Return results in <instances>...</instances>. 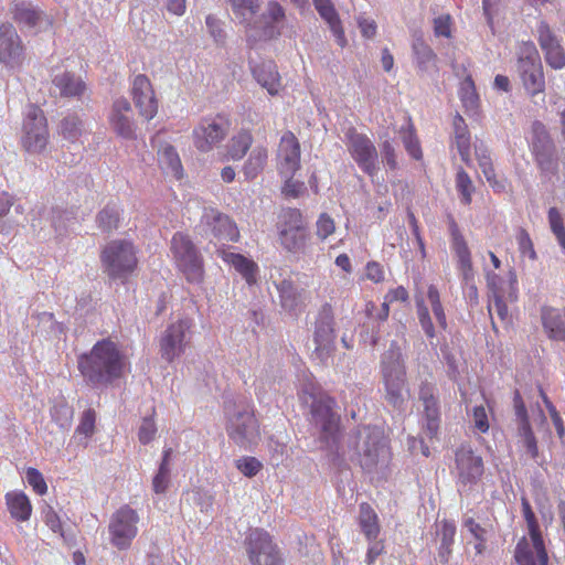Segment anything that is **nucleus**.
Masks as SVG:
<instances>
[{
  "label": "nucleus",
  "instance_id": "f257e3e1",
  "mask_svg": "<svg viewBox=\"0 0 565 565\" xmlns=\"http://www.w3.org/2000/svg\"><path fill=\"white\" fill-rule=\"evenodd\" d=\"M77 366L88 386L92 388L107 387L121 377L125 369V355L115 342L102 339L93 345L89 352L78 356Z\"/></svg>",
  "mask_w": 565,
  "mask_h": 565
},
{
  "label": "nucleus",
  "instance_id": "f03ea898",
  "mask_svg": "<svg viewBox=\"0 0 565 565\" xmlns=\"http://www.w3.org/2000/svg\"><path fill=\"white\" fill-rule=\"evenodd\" d=\"M348 446L366 472H372L386 452L383 433L375 426H361L352 430Z\"/></svg>",
  "mask_w": 565,
  "mask_h": 565
},
{
  "label": "nucleus",
  "instance_id": "7ed1b4c3",
  "mask_svg": "<svg viewBox=\"0 0 565 565\" xmlns=\"http://www.w3.org/2000/svg\"><path fill=\"white\" fill-rule=\"evenodd\" d=\"M521 507L532 544L525 537L521 539L515 546L514 558L518 565H548V555L539 521L530 501L524 495L521 498Z\"/></svg>",
  "mask_w": 565,
  "mask_h": 565
},
{
  "label": "nucleus",
  "instance_id": "20e7f679",
  "mask_svg": "<svg viewBox=\"0 0 565 565\" xmlns=\"http://www.w3.org/2000/svg\"><path fill=\"white\" fill-rule=\"evenodd\" d=\"M104 273L113 281L125 284L137 267L134 245L127 241H113L100 255Z\"/></svg>",
  "mask_w": 565,
  "mask_h": 565
},
{
  "label": "nucleus",
  "instance_id": "39448f33",
  "mask_svg": "<svg viewBox=\"0 0 565 565\" xmlns=\"http://www.w3.org/2000/svg\"><path fill=\"white\" fill-rule=\"evenodd\" d=\"M515 71L523 88L530 96L545 90V76L543 64L535 44L523 42L518 50Z\"/></svg>",
  "mask_w": 565,
  "mask_h": 565
},
{
  "label": "nucleus",
  "instance_id": "423d86ee",
  "mask_svg": "<svg viewBox=\"0 0 565 565\" xmlns=\"http://www.w3.org/2000/svg\"><path fill=\"white\" fill-rule=\"evenodd\" d=\"M171 252L179 270L190 284H200L204 276L203 258L189 235L177 232L171 239Z\"/></svg>",
  "mask_w": 565,
  "mask_h": 565
},
{
  "label": "nucleus",
  "instance_id": "0eeeda50",
  "mask_svg": "<svg viewBox=\"0 0 565 565\" xmlns=\"http://www.w3.org/2000/svg\"><path fill=\"white\" fill-rule=\"evenodd\" d=\"M530 149L534 161L544 174H555L558 170V151L547 127L540 120L531 126Z\"/></svg>",
  "mask_w": 565,
  "mask_h": 565
},
{
  "label": "nucleus",
  "instance_id": "6e6552de",
  "mask_svg": "<svg viewBox=\"0 0 565 565\" xmlns=\"http://www.w3.org/2000/svg\"><path fill=\"white\" fill-rule=\"evenodd\" d=\"M347 148L360 170L369 177H375L380 171L379 152L373 141L355 128L345 131Z\"/></svg>",
  "mask_w": 565,
  "mask_h": 565
},
{
  "label": "nucleus",
  "instance_id": "1a4fd4ad",
  "mask_svg": "<svg viewBox=\"0 0 565 565\" xmlns=\"http://www.w3.org/2000/svg\"><path fill=\"white\" fill-rule=\"evenodd\" d=\"M458 492L468 494L480 481L484 467L482 457L476 455L469 445H461L455 454Z\"/></svg>",
  "mask_w": 565,
  "mask_h": 565
},
{
  "label": "nucleus",
  "instance_id": "9d476101",
  "mask_svg": "<svg viewBox=\"0 0 565 565\" xmlns=\"http://www.w3.org/2000/svg\"><path fill=\"white\" fill-rule=\"evenodd\" d=\"M334 315L330 303H324L316 318L313 355L322 364H327L335 350Z\"/></svg>",
  "mask_w": 565,
  "mask_h": 565
},
{
  "label": "nucleus",
  "instance_id": "9b49d317",
  "mask_svg": "<svg viewBox=\"0 0 565 565\" xmlns=\"http://www.w3.org/2000/svg\"><path fill=\"white\" fill-rule=\"evenodd\" d=\"M198 233L210 242L215 238L218 242H237L239 237L236 224L224 213L215 209H204Z\"/></svg>",
  "mask_w": 565,
  "mask_h": 565
},
{
  "label": "nucleus",
  "instance_id": "f8f14e48",
  "mask_svg": "<svg viewBox=\"0 0 565 565\" xmlns=\"http://www.w3.org/2000/svg\"><path fill=\"white\" fill-rule=\"evenodd\" d=\"M139 515L129 505H124L110 516L108 524L109 541L118 550L130 547L138 533Z\"/></svg>",
  "mask_w": 565,
  "mask_h": 565
},
{
  "label": "nucleus",
  "instance_id": "ddd939ff",
  "mask_svg": "<svg viewBox=\"0 0 565 565\" xmlns=\"http://www.w3.org/2000/svg\"><path fill=\"white\" fill-rule=\"evenodd\" d=\"M193 322L189 318L170 323L160 338V355L168 363L181 356L191 340Z\"/></svg>",
  "mask_w": 565,
  "mask_h": 565
},
{
  "label": "nucleus",
  "instance_id": "4468645a",
  "mask_svg": "<svg viewBox=\"0 0 565 565\" xmlns=\"http://www.w3.org/2000/svg\"><path fill=\"white\" fill-rule=\"evenodd\" d=\"M246 552L250 565H284V557L264 530L254 529L246 537Z\"/></svg>",
  "mask_w": 565,
  "mask_h": 565
},
{
  "label": "nucleus",
  "instance_id": "2eb2a0df",
  "mask_svg": "<svg viewBox=\"0 0 565 565\" xmlns=\"http://www.w3.org/2000/svg\"><path fill=\"white\" fill-rule=\"evenodd\" d=\"M226 431L230 439L245 449L256 444L259 438L257 419L247 407L237 408L228 416Z\"/></svg>",
  "mask_w": 565,
  "mask_h": 565
},
{
  "label": "nucleus",
  "instance_id": "dca6fc26",
  "mask_svg": "<svg viewBox=\"0 0 565 565\" xmlns=\"http://www.w3.org/2000/svg\"><path fill=\"white\" fill-rule=\"evenodd\" d=\"M418 399L423 404L422 429L426 437H437L441 424V408L437 386L428 381H422Z\"/></svg>",
  "mask_w": 565,
  "mask_h": 565
},
{
  "label": "nucleus",
  "instance_id": "f3484780",
  "mask_svg": "<svg viewBox=\"0 0 565 565\" xmlns=\"http://www.w3.org/2000/svg\"><path fill=\"white\" fill-rule=\"evenodd\" d=\"M335 402L328 397L313 398L311 403V418L320 429L327 444H335L339 433L340 416L334 412Z\"/></svg>",
  "mask_w": 565,
  "mask_h": 565
},
{
  "label": "nucleus",
  "instance_id": "a211bd4d",
  "mask_svg": "<svg viewBox=\"0 0 565 565\" xmlns=\"http://www.w3.org/2000/svg\"><path fill=\"white\" fill-rule=\"evenodd\" d=\"M24 60V49L12 24L0 25V63L9 71H17Z\"/></svg>",
  "mask_w": 565,
  "mask_h": 565
},
{
  "label": "nucleus",
  "instance_id": "6ab92c4d",
  "mask_svg": "<svg viewBox=\"0 0 565 565\" xmlns=\"http://www.w3.org/2000/svg\"><path fill=\"white\" fill-rule=\"evenodd\" d=\"M23 145L29 152H41L47 143L46 119L39 108H32L23 121Z\"/></svg>",
  "mask_w": 565,
  "mask_h": 565
},
{
  "label": "nucleus",
  "instance_id": "aec40b11",
  "mask_svg": "<svg viewBox=\"0 0 565 565\" xmlns=\"http://www.w3.org/2000/svg\"><path fill=\"white\" fill-rule=\"evenodd\" d=\"M228 129L224 118H204L193 130L194 145L201 152L210 151L215 145L222 141Z\"/></svg>",
  "mask_w": 565,
  "mask_h": 565
},
{
  "label": "nucleus",
  "instance_id": "412c9836",
  "mask_svg": "<svg viewBox=\"0 0 565 565\" xmlns=\"http://www.w3.org/2000/svg\"><path fill=\"white\" fill-rule=\"evenodd\" d=\"M109 122L113 130L122 139L134 140L137 138V125L132 118V108L129 100L119 97L114 100L109 115Z\"/></svg>",
  "mask_w": 565,
  "mask_h": 565
},
{
  "label": "nucleus",
  "instance_id": "4be33fe9",
  "mask_svg": "<svg viewBox=\"0 0 565 565\" xmlns=\"http://www.w3.org/2000/svg\"><path fill=\"white\" fill-rule=\"evenodd\" d=\"M537 41L546 63L554 70L565 67V50L550 25L541 21L537 26Z\"/></svg>",
  "mask_w": 565,
  "mask_h": 565
},
{
  "label": "nucleus",
  "instance_id": "5701e85b",
  "mask_svg": "<svg viewBox=\"0 0 565 565\" xmlns=\"http://www.w3.org/2000/svg\"><path fill=\"white\" fill-rule=\"evenodd\" d=\"M131 95L141 117L150 120L157 115L158 102L152 85L146 75L139 74L134 78Z\"/></svg>",
  "mask_w": 565,
  "mask_h": 565
},
{
  "label": "nucleus",
  "instance_id": "b1692460",
  "mask_svg": "<svg viewBox=\"0 0 565 565\" xmlns=\"http://www.w3.org/2000/svg\"><path fill=\"white\" fill-rule=\"evenodd\" d=\"M13 19L22 31L36 33L51 25L50 18L31 2L15 3Z\"/></svg>",
  "mask_w": 565,
  "mask_h": 565
},
{
  "label": "nucleus",
  "instance_id": "393cba45",
  "mask_svg": "<svg viewBox=\"0 0 565 565\" xmlns=\"http://www.w3.org/2000/svg\"><path fill=\"white\" fill-rule=\"evenodd\" d=\"M278 157L281 160L280 172L285 177H294L300 167V145L291 131L282 135L279 142Z\"/></svg>",
  "mask_w": 565,
  "mask_h": 565
},
{
  "label": "nucleus",
  "instance_id": "a878e982",
  "mask_svg": "<svg viewBox=\"0 0 565 565\" xmlns=\"http://www.w3.org/2000/svg\"><path fill=\"white\" fill-rule=\"evenodd\" d=\"M412 54L418 74L430 76L438 71L437 55L423 39L422 34H414Z\"/></svg>",
  "mask_w": 565,
  "mask_h": 565
},
{
  "label": "nucleus",
  "instance_id": "bb28decb",
  "mask_svg": "<svg viewBox=\"0 0 565 565\" xmlns=\"http://www.w3.org/2000/svg\"><path fill=\"white\" fill-rule=\"evenodd\" d=\"M312 3L320 18L329 25L335 42L344 47L347 45L344 30L332 0H312Z\"/></svg>",
  "mask_w": 565,
  "mask_h": 565
},
{
  "label": "nucleus",
  "instance_id": "cd10ccee",
  "mask_svg": "<svg viewBox=\"0 0 565 565\" xmlns=\"http://www.w3.org/2000/svg\"><path fill=\"white\" fill-rule=\"evenodd\" d=\"M381 374L383 380L406 377L405 363L396 342H392L381 356Z\"/></svg>",
  "mask_w": 565,
  "mask_h": 565
},
{
  "label": "nucleus",
  "instance_id": "c85d7f7f",
  "mask_svg": "<svg viewBox=\"0 0 565 565\" xmlns=\"http://www.w3.org/2000/svg\"><path fill=\"white\" fill-rule=\"evenodd\" d=\"M217 256L230 264L238 271L248 285L256 282L257 265L242 254L231 252L226 248H217Z\"/></svg>",
  "mask_w": 565,
  "mask_h": 565
},
{
  "label": "nucleus",
  "instance_id": "c756f323",
  "mask_svg": "<svg viewBox=\"0 0 565 565\" xmlns=\"http://www.w3.org/2000/svg\"><path fill=\"white\" fill-rule=\"evenodd\" d=\"M541 318L548 338L565 342V310L545 307L542 309Z\"/></svg>",
  "mask_w": 565,
  "mask_h": 565
},
{
  "label": "nucleus",
  "instance_id": "7c9ffc66",
  "mask_svg": "<svg viewBox=\"0 0 565 565\" xmlns=\"http://www.w3.org/2000/svg\"><path fill=\"white\" fill-rule=\"evenodd\" d=\"M52 84L62 97H81L86 89L83 79L71 72L56 74Z\"/></svg>",
  "mask_w": 565,
  "mask_h": 565
},
{
  "label": "nucleus",
  "instance_id": "2f4dec72",
  "mask_svg": "<svg viewBox=\"0 0 565 565\" xmlns=\"http://www.w3.org/2000/svg\"><path fill=\"white\" fill-rule=\"evenodd\" d=\"M285 9L279 2L275 0L269 1L266 13L263 14L265 21L262 36L269 40L278 38L280 35V29L277 24L285 20Z\"/></svg>",
  "mask_w": 565,
  "mask_h": 565
},
{
  "label": "nucleus",
  "instance_id": "473e14b6",
  "mask_svg": "<svg viewBox=\"0 0 565 565\" xmlns=\"http://www.w3.org/2000/svg\"><path fill=\"white\" fill-rule=\"evenodd\" d=\"M254 77L262 87L266 88L270 95H277L281 84L280 76L273 62H266L253 70Z\"/></svg>",
  "mask_w": 565,
  "mask_h": 565
},
{
  "label": "nucleus",
  "instance_id": "72a5a7b5",
  "mask_svg": "<svg viewBox=\"0 0 565 565\" xmlns=\"http://www.w3.org/2000/svg\"><path fill=\"white\" fill-rule=\"evenodd\" d=\"M230 11L233 19L246 26H250L253 19L259 12V0H228Z\"/></svg>",
  "mask_w": 565,
  "mask_h": 565
},
{
  "label": "nucleus",
  "instance_id": "f704fd0d",
  "mask_svg": "<svg viewBox=\"0 0 565 565\" xmlns=\"http://www.w3.org/2000/svg\"><path fill=\"white\" fill-rule=\"evenodd\" d=\"M273 284L277 289L281 308L288 312L296 310L300 302V292L294 281L282 278L274 280Z\"/></svg>",
  "mask_w": 565,
  "mask_h": 565
},
{
  "label": "nucleus",
  "instance_id": "c9c22d12",
  "mask_svg": "<svg viewBox=\"0 0 565 565\" xmlns=\"http://www.w3.org/2000/svg\"><path fill=\"white\" fill-rule=\"evenodd\" d=\"M281 246L288 252L296 256H302L306 254L309 233L307 228L298 231H282L278 233Z\"/></svg>",
  "mask_w": 565,
  "mask_h": 565
},
{
  "label": "nucleus",
  "instance_id": "e433bc0d",
  "mask_svg": "<svg viewBox=\"0 0 565 565\" xmlns=\"http://www.w3.org/2000/svg\"><path fill=\"white\" fill-rule=\"evenodd\" d=\"M359 525L369 542L377 539L380 534L379 518L372 507L366 502L359 505Z\"/></svg>",
  "mask_w": 565,
  "mask_h": 565
},
{
  "label": "nucleus",
  "instance_id": "4c0bfd02",
  "mask_svg": "<svg viewBox=\"0 0 565 565\" xmlns=\"http://www.w3.org/2000/svg\"><path fill=\"white\" fill-rule=\"evenodd\" d=\"M385 387V401L394 409L402 412L405 407L404 390L406 385V377L383 380Z\"/></svg>",
  "mask_w": 565,
  "mask_h": 565
},
{
  "label": "nucleus",
  "instance_id": "58836bf2",
  "mask_svg": "<svg viewBox=\"0 0 565 565\" xmlns=\"http://www.w3.org/2000/svg\"><path fill=\"white\" fill-rule=\"evenodd\" d=\"M518 280L514 270L509 271V292L505 297L497 296V298H492L493 305L489 303L488 310L490 316H492V309L494 308L497 316L505 321L509 317L507 300L515 301L518 296Z\"/></svg>",
  "mask_w": 565,
  "mask_h": 565
},
{
  "label": "nucleus",
  "instance_id": "ea45409f",
  "mask_svg": "<svg viewBox=\"0 0 565 565\" xmlns=\"http://www.w3.org/2000/svg\"><path fill=\"white\" fill-rule=\"evenodd\" d=\"M172 456V449L166 448L162 454L161 461L159 463L158 471L152 478V490L157 494H163L167 492L170 486V460Z\"/></svg>",
  "mask_w": 565,
  "mask_h": 565
},
{
  "label": "nucleus",
  "instance_id": "a19ab883",
  "mask_svg": "<svg viewBox=\"0 0 565 565\" xmlns=\"http://www.w3.org/2000/svg\"><path fill=\"white\" fill-rule=\"evenodd\" d=\"M9 512L17 521H28L31 516L32 505L29 498L23 493H8L6 495Z\"/></svg>",
  "mask_w": 565,
  "mask_h": 565
},
{
  "label": "nucleus",
  "instance_id": "79ce46f5",
  "mask_svg": "<svg viewBox=\"0 0 565 565\" xmlns=\"http://www.w3.org/2000/svg\"><path fill=\"white\" fill-rule=\"evenodd\" d=\"M268 152L263 146H256L252 149L247 161L244 164L243 172L248 180L255 179L267 163Z\"/></svg>",
  "mask_w": 565,
  "mask_h": 565
},
{
  "label": "nucleus",
  "instance_id": "37998d69",
  "mask_svg": "<svg viewBox=\"0 0 565 565\" xmlns=\"http://www.w3.org/2000/svg\"><path fill=\"white\" fill-rule=\"evenodd\" d=\"M58 131L64 139L74 142L85 131L84 121L77 114H68L60 121Z\"/></svg>",
  "mask_w": 565,
  "mask_h": 565
},
{
  "label": "nucleus",
  "instance_id": "c03bdc74",
  "mask_svg": "<svg viewBox=\"0 0 565 565\" xmlns=\"http://www.w3.org/2000/svg\"><path fill=\"white\" fill-rule=\"evenodd\" d=\"M449 231L451 235V247L458 258V266L463 265L468 267V263L471 262V253L456 222L452 221L450 223Z\"/></svg>",
  "mask_w": 565,
  "mask_h": 565
},
{
  "label": "nucleus",
  "instance_id": "a18cd8bd",
  "mask_svg": "<svg viewBox=\"0 0 565 565\" xmlns=\"http://www.w3.org/2000/svg\"><path fill=\"white\" fill-rule=\"evenodd\" d=\"M513 404L518 425V436L520 438H525L533 435L534 433L529 419L527 409L519 391L514 392Z\"/></svg>",
  "mask_w": 565,
  "mask_h": 565
},
{
  "label": "nucleus",
  "instance_id": "49530a36",
  "mask_svg": "<svg viewBox=\"0 0 565 565\" xmlns=\"http://www.w3.org/2000/svg\"><path fill=\"white\" fill-rule=\"evenodd\" d=\"M252 142L253 137L248 131H239L230 139L226 146L227 156L233 160H241L250 148Z\"/></svg>",
  "mask_w": 565,
  "mask_h": 565
},
{
  "label": "nucleus",
  "instance_id": "de8ad7c7",
  "mask_svg": "<svg viewBox=\"0 0 565 565\" xmlns=\"http://www.w3.org/2000/svg\"><path fill=\"white\" fill-rule=\"evenodd\" d=\"M119 221L120 213L116 204H107L96 216L97 227L104 233L117 230Z\"/></svg>",
  "mask_w": 565,
  "mask_h": 565
},
{
  "label": "nucleus",
  "instance_id": "09e8293b",
  "mask_svg": "<svg viewBox=\"0 0 565 565\" xmlns=\"http://www.w3.org/2000/svg\"><path fill=\"white\" fill-rule=\"evenodd\" d=\"M306 224L303 221L302 213L300 210L296 207H286L282 209L280 215H279V222H278V233H281L282 231H298V230H305Z\"/></svg>",
  "mask_w": 565,
  "mask_h": 565
},
{
  "label": "nucleus",
  "instance_id": "8fccbe9b",
  "mask_svg": "<svg viewBox=\"0 0 565 565\" xmlns=\"http://www.w3.org/2000/svg\"><path fill=\"white\" fill-rule=\"evenodd\" d=\"M440 546L438 557L443 564L449 561L451 554V546L455 541L456 525L451 521H444L440 526Z\"/></svg>",
  "mask_w": 565,
  "mask_h": 565
},
{
  "label": "nucleus",
  "instance_id": "3c124183",
  "mask_svg": "<svg viewBox=\"0 0 565 565\" xmlns=\"http://www.w3.org/2000/svg\"><path fill=\"white\" fill-rule=\"evenodd\" d=\"M459 96L466 110L475 114L479 106V96L471 76L462 81L459 88Z\"/></svg>",
  "mask_w": 565,
  "mask_h": 565
},
{
  "label": "nucleus",
  "instance_id": "603ef678",
  "mask_svg": "<svg viewBox=\"0 0 565 565\" xmlns=\"http://www.w3.org/2000/svg\"><path fill=\"white\" fill-rule=\"evenodd\" d=\"M547 221L551 232L555 236L562 253L565 255V223L564 217L557 207L553 206L548 209Z\"/></svg>",
  "mask_w": 565,
  "mask_h": 565
},
{
  "label": "nucleus",
  "instance_id": "864d4df0",
  "mask_svg": "<svg viewBox=\"0 0 565 565\" xmlns=\"http://www.w3.org/2000/svg\"><path fill=\"white\" fill-rule=\"evenodd\" d=\"M456 190L459 194L460 202L463 205H469L471 203L475 186L470 177L462 168H459L456 174Z\"/></svg>",
  "mask_w": 565,
  "mask_h": 565
},
{
  "label": "nucleus",
  "instance_id": "5fc2aeb1",
  "mask_svg": "<svg viewBox=\"0 0 565 565\" xmlns=\"http://www.w3.org/2000/svg\"><path fill=\"white\" fill-rule=\"evenodd\" d=\"M427 298L431 307V311L437 320V323L440 329L446 330L447 328V318L440 301V295L436 286L429 285L427 290Z\"/></svg>",
  "mask_w": 565,
  "mask_h": 565
},
{
  "label": "nucleus",
  "instance_id": "6e6d98bb",
  "mask_svg": "<svg viewBox=\"0 0 565 565\" xmlns=\"http://www.w3.org/2000/svg\"><path fill=\"white\" fill-rule=\"evenodd\" d=\"M50 414L60 428L67 429L71 426L74 412L65 402H58L51 407Z\"/></svg>",
  "mask_w": 565,
  "mask_h": 565
},
{
  "label": "nucleus",
  "instance_id": "4d7b16f0",
  "mask_svg": "<svg viewBox=\"0 0 565 565\" xmlns=\"http://www.w3.org/2000/svg\"><path fill=\"white\" fill-rule=\"evenodd\" d=\"M160 161L167 166V169L177 178L182 175V164L174 147L166 146L160 154Z\"/></svg>",
  "mask_w": 565,
  "mask_h": 565
},
{
  "label": "nucleus",
  "instance_id": "13d9d810",
  "mask_svg": "<svg viewBox=\"0 0 565 565\" xmlns=\"http://www.w3.org/2000/svg\"><path fill=\"white\" fill-rule=\"evenodd\" d=\"M475 150H476V157H477L479 167H480L484 178L487 179V181L489 183L492 184V182L495 178V173H494V169H493V164H492V160H491L489 150L483 146H476Z\"/></svg>",
  "mask_w": 565,
  "mask_h": 565
},
{
  "label": "nucleus",
  "instance_id": "bf43d9fd",
  "mask_svg": "<svg viewBox=\"0 0 565 565\" xmlns=\"http://www.w3.org/2000/svg\"><path fill=\"white\" fill-rule=\"evenodd\" d=\"M417 317L419 324L428 339H434L436 335L435 327L429 313L428 307L425 305L423 299L416 300Z\"/></svg>",
  "mask_w": 565,
  "mask_h": 565
},
{
  "label": "nucleus",
  "instance_id": "052dcab7",
  "mask_svg": "<svg viewBox=\"0 0 565 565\" xmlns=\"http://www.w3.org/2000/svg\"><path fill=\"white\" fill-rule=\"evenodd\" d=\"M486 279L490 298H497V296L505 297L508 295L509 281L507 282L493 271H487Z\"/></svg>",
  "mask_w": 565,
  "mask_h": 565
},
{
  "label": "nucleus",
  "instance_id": "680f3d73",
  "mask_svg": "<svg viewBox=\"0 0 565 565\" xmlns=\"http://www.w3.org/2000/svg\"><path fill=\"white\" fill-rule=\"evenodd\" d=\"M74 218L75 213L72 210H63L58 206L52 209V226L58 234H62Z\"/></svg>",
  "mask_w": 565,
  "mask_h": 565
},
{
  "label": "nucleus",
  "instance_id": "e2e57ef3",
  "mask_svg": "<svg viewBox=\"0 0 565 565\" xmlns=\"http://www.w3.org/2000/svg\"><path fill=\"white\" fill-rule=\"evenodd\" d=\"M401 134H402V140L404 143V147H405L406 151L408 152V154L413 159L419 160L422 158V149H420L418 139H417L414 130L411 128H407V129L402 128Z\"/></svg>",
  "mask_w": 565,
  "mask_h": 565
},
{
  "label": "nucleus",
  "instance_id": "0e129e2a",
  "mask_svg": "<svg viewBox=\"0 0 565 565\" xmlns=\"http://www.w3.org/2000/svg\"><path fill=\"white\" fill-rule=\"evenodd\" d=\"M383 322L377 321L375 318L364 322L362 326L361 337L371 347H376L380 341L381 324Z\"/></svg>",
  "mask_w": 565,
  "mask_h": 565
},
{
  "label": "nucleus",
  "instance_id": "69168bd1",
  "mask_svg": "<svg viewBox=\"0 0 565 565\" xmlns=\"http://www.w3.org/2000/svg\"><path fill=\"white\" fill-rule=\"evenodd\" d=\"M95 420H96V414L95 411L92 408H88L83 412L81 422L75 430V434L77 435H84L85 439L93 436L95 431Z\"/></svg>",
  "mask_w": 565,
  "mask_h": 565
},
{
  "label": "nucleus",
  "instance_id": "338daca9",
  "mask_svg": "<svg viewBox=\"0 0 565 565\" xmlns=\"http://www.w3.org/2000/svg\"><path fill=\"white\" fill-rule=\"evenodd\" d=\"M157 433V426L152 416L143 417L138 430V438L142 445H148Z\"/></svg>",
  "mask_w": 565,
  "mask_h": 565
},
{
  "label": "nucleus",
  "instance_id": "774afa93",
  "mask_svg": "<svg viewBox=\"0 0 565 565\" xmlns=\"http://www.w3.org/2000/svg\"><path fill=\"white\" fill-rule=\"evenodd\" d=\"M25 478L32 489L40 495L46 493L47 486L42 473L35 468H28L25 471Z\"/></svg>",
  "mask_w": 565,
  "mask_h": 565
}]
</instances>
